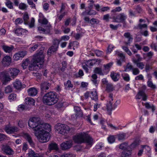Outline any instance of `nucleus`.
I'll return each instance as SVG.
<instances>
[{
  "label": "nucleus",
  "instance_id": "1",
  "mask_svg": "<svg viewBox=\"0 0 157 157\" xmlns=\"http://www.w3.org/2000/svg\"><path fill=\"white\" fill-rule=\"evenodd\" d=\"M44 55L43 51L42 49L39 50L33 56V63L29 67V70L31 71H36L42 67L43 66Z\"/></svg>",
  "mask_w": 157,
  "mask_h": 157
},
{
  "label": "nucleus",
  "instance_id": "2",
  "mask_svg": "<svg viewBox=\"0 0 157 157\" xmlns=\"http://www.w3.org/2000/svg\"><path fill=\"white\" fill-rule=\"evenodd\" d=\"M28 125L35 132L41 131V128H43L48 131L50 130V125L46 123H41L40 119L38 117L30 118L28 122Z\"/></svg>",
  "mask_w": 157,
  "mask_h": 157
},
{
  "label": "nucleus",
  "instance_id": "3",
  "mask_svg": "<svg viewBox=\"0 0 157 157\" xmlns=\"http://www.w3.org/2000/svg\"><path fill=\"white\" fill-rule=\"evenodd\" d=\"M73 140L76 143L81 144L85 142L91 145L93 142L92 137L87 133L85 132L79 133L74 136Z\"/></svg>",
  "mask_w": 157,
  "mask_h": 157
},
{
  "label": "nucleus",
  "instance_id": "4",
  "mask_svg": "<svg viewBox=\"0 0 157 157\" xmlns=\"http://www.w3.org/2000/svg\"><path fill=\"white\" fill-rule=\"evenodd\" d=\"M59 96L55 92L50 91L45 94L43 97V102L49 105H54L59 100Z\"/></svg>",
  "mask_w": 157,
  "mask_h": 157
},
{
  "label": "nucleus",
  "instance_id": "5",
  "mask_svg": "<svg viewBox=\"0 0 157 157\" xmlns=\"http://www.w3.org/2000/svg\"><path fill=\"white\" fill-rule=\"evenodd\" d=\"M41 131H37L38 135L37 137L39 142L41 143H44L48 142L50 138L49 132L51 131V127L50 125V130L48 131L44 128H41Z\"/></svg>",
  "mask_w": 157,
  "mask_h": 157
},
{
  "label": "nucleus",
  "instance_id": "6",
  "mask_svg": "<svg viewBox=\"0 0 157 157\" xmlns=\"http://www.w3.org/2000/svg\"><path fill=\"white\" fill-rule=\"evenodd\" d=\"M55 127L58 133L63 135H65L70 130V128L68 126L61 123L58 124L56 125Z\"/></svg>",
  "mask_w": 157,
  "mask_h": 157
},
{
  "label": "nucleus",
  "instance_id": "7",
  "mask_svg": "<svg viewBox=\"0 0 157 157\" xmlns=\"http://www.w3.org/2000/svg\"><path fill=\"white\" fill-rule=\"evenodd\" d=\"M0 78L4 84H6L11 80L10 76L8 75L7 72L6 71L0 73Z\"/></svg>",
  "mask_w": 157,
  "mask_h": 157
},
{
  "label": "nucleus",
  "instance_id": "8",
  "mask_svg": "<svg viewBox=\"0 0 157 157\" xmlns=\"http://www.w3.org/2000/svg\"><path fill=\"white\" fill-rule=\"evenodd\" d=\"M126 18V16L124 13H120L117 16H113L112 17L113 21L117 23L122 22Z\"/></svg>",
  "mask_w": 157,
  "mask_h": 157
},
{
  "label": "nucleus",
  "instance_id": "9",
  "mask_svg": "<svg viewBox=\"0 0 157 157\" xmlns=\"http://www.w3.org/2000/svg\"><path fill=\"white\" fill-rule=\"evenodd\" d=\"M26 54L27 52L25 51L19 52L14 55L13 56V59L14 60L17 61L23 58Z\"/></svg>",
  "mask_w": 157,
  "mask_h": 157
},
{
  "label": "nucleus",
  "instance_id": "10",
  "mask_svg": "<svg viewBox=\"0 0 157 157\" xmlns=\"http://www.w3.org/2000/svg\"><path fill=\"white\" fill-rule=\"evenodd\" d=\"M72 145V141L69 140L62 143L60 144V147L63 150H67L71 148Z\"/></svg>",
  "mask_w": 157,
  "mask_h": 157
},
{
  "label": "nucleus",
  "instance_id": "11",
  "mask_svg": "<svg viewBox=\"0 0 157 157\" xmlns=\"http://www.w3.org/2000/svg\"><path fill=\"white\" fill-rule=\"evenodd\" d=\"M2 149L3 152L7 155H12L14 154L13 150L9 146L3 145Z\"/></svg>",
  "mask_w": 157,
  "mask_h": 157
},
{
  "label": "nucleus",
  "instance_id": "12",
  "mask_svg": "<svg viewBox=\"0 0 157 157\" xmlns=\"http://www.w3.org/2000/svg\"><path fill=\"white\" fill-rule=\"evenodd\" d=\"M12 61L11 57L6 56L4 57L2 61V65L4 67H8Z\"/></svg>",
  "mask_w": 157,
  "mask_h": 157
},
{
  "label": "nucleus",
  "instance_id": "13",
  "mask_svg": "<svg viewBox=\"0 0 157 157\" xmlns=\"http://www.w3.org/2000/svg\"><path fill=\"white\" fill-rule=\"evenodd\" d=\"M5 130L7 133L12 134L17 132L18 131V129L17 127L16 126L10 127L6 126L5 127Z\"/></svg>",
  "mask_w": 157,
  "mask_h": 157
},
{
  "label": "nucleus",
  "instance_id": "14",
  "mask_svg": "<svg viewBox=\"0 0 157 157\" xmlns=\"http://www.w3.org/2000/svg\"><path fill=\"white\" fill-rule=\"evenodd\" d=\"M8 73L10 75L11 77L13 78H15L20 72V70L16 68H10L9 69Z\"/></svg>",
  "mask_w": 157,
  "mask_h": 157
},
{
  "label": "nucleus",
  "instance_id": "15",
  "mask_svg": "<svg viewBox=\"0 0 157 157\" xmlns=\"http://www.w3.org/2000/svg\"><path fill=\"white\" fill-rule=\"evenodd\" d=\"M48 150V151L47 152L49 153L52 150L58 151L59 150V148L57 144L55 142H52L49 144Z\"/></svg>",
  "mask_w": 157,
  "mask_h": 157
},
{
  "label": "nucleus",
  "instance_id": "16",
  "mask_svg": "<svg viewBox=\"0 0 157 157\" xmlns=\"http://www.w3.org/2000/svg\"><path fill=\"white\" fill-rule=\"evenodd\" d=\"M13 84L14 87L17 90L24 88L26 86L24 84H22L20 81L17 79L16 80Z\"/></svg>",
  "mask_w": 157,
  "mask_h": 157
},
{
  "label": "nucleus",
  "instance_id": "17",
  "mask_svg": "<svg viewBox=\"0 0 157 157\" xmlns=\"http://www.w3.org/2000/svg\"><path fill=\"white\" fill-rule=\"evenodd\" d=\"M124 36L125 38L128 39V41L124 42L125 44L128 45L132 42L133 39L132 36L129 33H125L124 34Z\"/></svg>",
  "mask_w": 157,
  "mask_h": 157
},
{
  "label": "nucleus",
  "instance_id": "18",
  "mask_svg": "<svg viewBox=\"0 0 157 157\" xmlns=\"http://www.w3.org/2000/svg\"><path fill=\"white\" fill-rule=\"evenodd\" d=\"M27 32L26 30L21 28L17 29L15 30V33L18 36H21L26 34Z\"/></svg>",
  "mask_w": 157,
  "mask_h": 157
},
{
  "label": "nucleus",
  "instance_id": "19",
  "mask_svg": "<svg viewBox=\"0 0 157 157\" xmlns=\"http://www.w3.org/2000/svg\"><path fill=\"white\" fill-rule=\"evenodd\" d=\"M27 92L29 96L33 97L37 94L38 91L35 88L31 87L28 90Z\"/></svg>",
  "mask_w": 157,
  "mask_h": 157
},
{
  "label": "nucleus",
  "instance_id": "20",
  "mask_svg": "<svg viewBox=\"0 0 157 157\" xmlns=\"http://www.w3.org/2000/svg\"><path fill=\"white\" fill-rule=\"evenodd\" d=\"M142 97V100L143 101H145L147 99V96L145 93L143 91H140L138 94L136 96V98L138 99H140L141 97Z\"/></svg>",
  "mask_w": 157,
  "mask_h": 157
},
{
  "label": "nucleus",
  "instance_id": "21",
  "mask_svg": "<svg viewBox=\"0 0 157 157\" xmlns=\"http://www.w3.org/2000/svg\"><path fill=\"white\" fill-rule=\"evenodd\" d=\"M25 102L27 105H35V101L32 98L27 97L25 99Z\"/></svg>",
  "mask_w": 157,
  "mask_h": 157
},
{
  "label": "nucleus",
  "instance_id": "22",
  "mask_svg": "<svg viewBox=\"0 0 157 157\" xmlns=\"http://www.w3.org/2000/svg\"><path fill=\"white\" fill-rule=\"evenodd\" d=\"M51 28L50 26H48L46 29H44L41 27H39L38 28V30L41 33L48 34L50 33Z\"/></svg>",
  "mask_w": 157,
  "mask_h": 157
},
{
  "label": "nucleus",
  "instance_id": "23",
  "mask_svg": "<svg viewBox=\"0 0 157 157\" xmlns=\"http://www.w3.org/2000/svg\"><path fill=\"white\" fill-rule=\"evenodd\" d=\"M24 137L26 140L28 142L30 145L32 147H34L35 145L34 143L29 135L27 133H25L24 134Z\"/></svg>",
  "mask_w": 157,
  "mask_h": 157
},
{
  "label": "nucleus",
  "instance_id": "24",
  "mask_svg": "<svg viewBox=\"0 0 157 157\" xmlns=\"http://www.w3.org/2000/svg\"><path fill=\"white\" fill-rule=\"evenodd\" d=\"M90 97L93 100H96L98 99V95L95 89H93L90 91Z\"/></svg>",
  "mask_w": 157,
  "mask_h": 157
},
{
  "label": "nucleus",
  "instance_id": "25",
  "mask_svg": "<svg viewBox=\"0 0 157 157\" xmlns=\"http://www.w3.org/2000/svg\"><path fill=\"white\" fill-rule=\"evenodd\" d=\"M119 147L120 149L124 150V151H127L129 150L130 148L128 146V143L127 142H124L120 144Z\"/></svg>",
  "mask_w": 157,
  "mask_h": 157
},
{
  "label": "nucleus",
  "instance_id": "26",
  "mask_svg": "<svg viewBox=\"0 0 157 157\" xmlns=\"http://www.w3.org/2000/svg\"><path fill=\"white\" fill-rule=\"evenodd\" d=\"M110 76L114 81L116 82L120 78V75L118 73L113 72L111 73Z\"/></svg>",
  "mask_w": 157,
  "mask_h": 157
},
{
  "label": "nucleus",
  "instance_id": "27",
  "mask_svg": "<svg viewBox=\"0 0 157 157\" xmlns=\"http://www.w3.org/2000/svg\"><path fill=\"white\" fill-rule=\"evenodd\" d=\"M2 48L5 52L10 53L13 49V46L10 47L7 45H4L2 46Z\"/></svg>",
  "mask_w": 157,
  "mask_h": 157
},
{
  "label": "nucleus",
  "instance_id": "28",
  "mask_svg": "<svg viewBox=\"0 0 157 157\" xmlns=\"http://www.w3.org/2000/svg\"><path fill=\"white\" fill-rule=\"evenodd\" d=\"M131 149L123 151L121 153V157H129L131 154Z\"/></svg>",
  "mask_w": 157,
  "mask_h": 157
},
{
  "label": "nucleus",
  "instance_id": "29",
  "mask_svg": "<svg viewBox=\"0 0 157 157\" xmlns=\"http://www.w3.org/2000/svg\"><path fill=\"white\" fill-rule=\"evenodd\" d=\"M126 133H122L117 135L118 139L119 141H124L125 140L127 137L126 136Z\"/></svg>",
  "mask_w": 157,
  "mask_h": 157
},
{
  "label": "nucleus",
  "instance_id": "30",
  "mask_svg": "<svg viewBox=\"0 0 157 157\" xmlns=\"http://www.w3.org/2000/svg\"><path fill=\"white\" fill-rule=\"evenodd\" d=\"M50 86V84L49 83L44 82L41 85V89L43 91L48 90L49 89V87Z\"/></svg>",
  "mask_w": 157,
  "mask_h": 157
},
{
  "label": "nucleus",
  "instance_id": "31",
  "mask_svg": "<svg viewBox=\"0 0 157 157\" xmlns=\"http://www.w3.org/2000/svg\"><path fill=\"white\" fill-rule=\"evenodd\" d=\"M58 47L54 46H52L48 49L47 53L48 55L53 53L57 50Z\"/></svg>",
  "mask_w": 157,
  "mask_h": 157
},
{
  "label": "nucleus",
  "instance_id": "32",
  "mask_svg": "<svg viewBox=\"0 0 157 157\" xmlns=\"http://www.w3.org/2000/svg\"><path fill=\"white\" fill-rule=\"evenodd\" d=\"M115 55L120 58V59L122 61H124L125 59V56L124 54L122 52H120L117 50L115 52Z\"/></svg>",
  "mask_w": 157,
  "mask_h": 157
},
{
  "label": "nucleus",
  "instance_id": "33",
  "mask_svg": "<svg viewBox=\"0 0 157 157\" xmlns=\"http://www.w3.org/2000/svg\"><path fill=\"white\" fill-rule=\"evenodd\" d=\"M96 14V12L92 10H90L89 11L86 10L82 13V15H95Z\"/></svg>",
  "mask_w": 157,
  "mask_h": 157
},
{
  "label": "nucleus",
  "instance_id": "34",
  "mask_svg": "<svg viewBox=\"0 0 157 157\" xmlns=\"http://www.w3.org/2000/svg\"><path fill=\"white\" fill-rule=\"evenodd\" d=\"M29 60L27 59L25 60H23L21 66L24 69H26L29 63Z\"/></svg>",
  "mask_w": 157,
  "mask_h": 157
},
{
  "label": "nucleus",
  "instance_id": "35",
  "mask_svg": "<svg viewBox=\"0 0 157 157\" xmlns=\"http://www.w3.org/2000/svg\"><path fill=\"white\" fill-rule=\"evenodd\" d=\"M100 62V60L98 59H93L88 60L87 62V64L90 66H93L96 62Z\"/></svg>",
  "mask_w": 157,
  "mask_h": 157
},
{
  "label": "nucleus",
  "instance_id": "36",
  "mask_svg": "<svg viewBox=\"0 0 157 157\" xmlns=\"http://www.w3.org/2000/svg\"><path fill=\"white\" fill-rule=\"evenodd\" d=\"M121 76L124 81L128 82L130 80V77L128 74L123 72L121 74Z\"/></svg>",
  "mask_w": 157,
  "mask_h": 157
},
{
  "label": "nucleus",
  "instance_id": "37",
  "mask_svg": "<svg viewBox=\"0 0 157 157\" xmlns=\"http://www.w3.org/2000/svg\"><path fill=\"white\" fill-rule=\"evenodd\" d=\"M6 2H5V4L7 7L10 9H13V3L10 1L8 0H6Z\"/></svg>",
  "mask_w": 157,
  "mask_h": 157
},
{
  "label": "nucleus",
  "instance_id": "38",
  "mask_svg": "<svg viewBox=\"0 0 157 157\" xmlns=\"http://www.w3.org/2000/svg\"><path fill=\"white\" fill-rule=\"evenodd\" d=\"M136 56L137 58V59H132V62L133 63H136L137 62H139L142 60V58L140 57L139 54H136Z\"/></svg>",
  "mask_w": 157,
  "mask_h": 157
},
{
  "label": "nucleus",
  "instance_id": "39",
  "mask_svg": "<svg viewBox=\"0 0 157 157\" xmlns=\"http://www.w3.org/2000/svg\"><path fill=\"white\" fill-rule=\"evenodd\" d=\"M147 84L148 87L151 88L152 89H154L156 88V85L154 84L152 82L151 80H149L147 82Z\"/></svg>",
  "mask_w": 157,
  "mask_h": 157
},
{
  "label": "nucleus",
  "instance_id": "40",
  "mask_svg": "<svg viewBox=\"0 0 157 157\" xmlns=\"http://www.w3.org/2000/svg\"><path fill=\"white\" fill-rule=\"evenodd\" d=\"M94 72L95 74H99L100 75H103V74L102 71L101 69L99 67H96L94 70Z\"/></svg>",
  "mask_w": 157,
  "mask_h": 157
},
{
  "label": "nucleus",
  "instance_id": "41",
  "mask_svg": "<svg viewBox=\"0 0 157 157\" xmlns=\"http://www.w3.org/2000/svg\"><path fill=\"white\" fill-rule=\"evenodd\" d=\"M92 79L91 80L94 83V84L96 86V84L98 83V80H97V76L96 74H94L92 76Z\"/></svg>",
  "mask_w": 157,
  "mask_h": 157
},
{
  "label": "nucleus",
  "instance_id": "42",
  "mask_svg": "<svg viewBox=\"0 0 157 157\" xmlns=\"http://www.w3.org/2000/svg\"><path fill=\"white\" fill-rule=\"evenodd\" d=\"M64 85L66 88H72L73 87V85L71 83L70 80H68L66 82H64Z\"/></svg>",
  "mask_w": 157,
  "mask_h": 157
},
{
  "label": "nucleus",
  "instance_id": "43",
  "mask_svg": "<svg viewBox=\"0 0 157 157\" xmlns=\"http://www.w3.org/2000/svg\"><path fill=\"white\" fill-rule=\"evenodd\" d=\"M122 49L127 53L130 56H131L132 55V53L129 50L128 48L127 47L123 46L121 47Z\"/></svg>",
  "mask_w": 157,
  "mask_h": 157
},
{
  "label": "nucleus",
  "instance_id": "44",
  "mask_svg": "<svg viewBox=\"0 0 157 157\" xmlns=\"http://www.w3.org/2000/svg\"><path fill=\"white\" fill-rule=\"evenodd\" d=\"M77 116L81 117L82 116V113L81 109H74Z\"/></svg>",
  "mask_w": 157,
  "mask_h": 157
},
{
  "label": "nucleus",
  "instance_id": "45",
  "mask_svg": "<svg viewBox=\"0 0 157 157\" xmlns=\"http://www.w3.org/2000/svg\"><path fill=\"white\" fill-rule=\"evenodd\" d=\"M136 64L137 67L139 68L141 70H142L144 69V64L143 62H137L136 63H134Z\"/></svg>",
  "mask_w": 157,
  "mask_h": 157
},
{
  "label": "nucleus",
  "instance_id": "46",
  "mask_svg": "<svg viewBox=\"0 0 157 157\" xmlns=\"http://www.w3.org/2000/svg\"><path fill=\"white\" fill-rule=\"evenodd\" d=\"M139 141L136 140L130 145L131 147L132 148H134L139 144Z\"/></svg>",
  "mask_w": 157,
  "mask_h": 157
},
{
  "label": "nucleus",
  "instance_id": "47",
  "mask_svg": "<svg viewBox=\"0 0 157 157\" xmlns=\"http://www.w3.org/2000/svg\"><path fill=\"white\" fill-rule=\"evenodd\" d=\"M133 68V66L131 64L128 63L127 64L126 68L124 71H128L131 70L132 71Z\"/></svg>",
  "mask_w": 157,
  "mask_h": 157
},
{
  "label": "nucleus",
  "instance_id": "48",
  "mask_svg": "<svg viewBox=\"0 0 157 157\" xmlns=\"http://www.w3.org/2000/svg\"><path fill=\"white\" fill-rule=\"evenodd\" d=\"M147 25L145 24H139L138 25V28L140 29L141 31L144 29H147Z\"/></svg>",
  "mask_w": 157,
  "mask_h": 157
},
{
  "label": "nucleus",
  "instance_id": "49",
  "mask_svg": "<svg viewBox=\"0 0 157 157\" xmlns=\"http://www.w3.org/2000/svg\"><path fill=\"white\" fill-rule=\"evenodd\" d=\"M27 6L24 3H21L19 4V9L23 10H25L27 9Z\"/></svg>",
  "mask_w": 157,
  "mask_h": 157
},
{
  "label": "nucleus",
  "instance_id": "50",
  "mask_svg": "<svg viewBox=\"0 0 157 157\" xmlns=\"http://www.w3.org/2000/svg\"><path fill=\"white\" fill-rule=\"evenodd\" d=\"M113 90V85L110 83H108L106 86V90L109 92L112 91Z\"/></svg>",
  "mask_w": 157,
  "mask_h": 157
},
{
  "label": "nucleus",
  "instance_id": "51",
  "mask_svg": "<svg viewBox=\"0 0 157 157\" xmlns=\"http://www.w3.org/2000/svg\"><path fill=\"white\" fill-rule=\"evenodd\" d=\"M23 19L25 24H28V20L29 19V17L27 13L25 14L23 17Z\"/></svg>",
  "mask_w": 157,
  "mask_h": 157
},
{
  "label": "nucleus",
  "instance_id": "52",
  "mask_svg": "<svg viewBox=\"0 0 157 157\" xmlns=\"http://www.w3.org/2000/svg\"><path fill=\"white\" fill-rule=\"evenodd\" d=\"M133 75H135L139 74L140 71L138 68L136 67L134 68L132 71Z\"/></svg>",
  "mask_w": 157,
  "mask_h": 157
},
{
  "label": "nucleus",
  "instance_id": "53",
  "mask_svg": "<svg viewBox=\"0 0 157 157\" xmlns=\"http://www.w3.org/2000/svg\"><path fill=\"white\" fill-rule=\"evenodd\" d=\"M16 94H10L8 97L9 99L11 101H14L16 99Z\"/></svg>",
  "mask_w": 157,
  "mask_h": 157
},
{
  "label": "nucleus",
  "instance_id": "54",
  "mask_svg": "<svg viewBox=\"0 0 157 157\" xmlns=\"http://www.w3.org/2000/svg\"><path fill=\"white\" fill-rule=\"evenodd\" d=\"M115 48L114 46L112 44H109L107 48V53H110L112 51L113 49Z\"/></svg>",
  "mask_w": 157,
  "mask_h": 157
},
{
  "label": "nucleus",
  "instance_id": "55",
  "mask_svg": "<svg viewBox=\"0 0 157 157\" xmlns=\"http://www.w3.org/2000/svg\"><path fill=\"white\" fill-rule=\"evenodd\" d=\"M39 154L35 153L34 151H32L29 153V157H38Z\"/></svg>",
  "mask_w": 157,
  "mask_h": 157
},
{
  "label": "nucleus",
  "instance_id": "56",
  "mask_svg": "<svg viewBox=\"0 0 157 157\" xmlns=\"http://www.w3.org/2000/svg\"><path fill=\"white\" fill-rule=\"evenodd\" d=\"M135 9L136 10V12L138 13H140L143 12V9L139 5L137 6Z\"/></svg>",
  "mask_w": 157,
  "mask_h": 157
},
{
  "label": "nucleus",
  "instance_id": "57",
  "mask_svg": "<svg viewBox=\"0 0 157 157\" xmlns=\"http://www.w3.org/2000/svg\"><path fill=\"white\" fill-rule=\"evenodd\" d=\"M12 91V88L11 86L9 85L5 88V92L6 93H8L11 92Z\"/></svg>",
  "mask_w": 157,
  "mask_h": 157
},
{
  "label": "nucleus",
  "instance_id": "58",
  "mask_svg": "<svg viewBox=\"0 0 157 157\" xmlns=\"http://www.w3.org/2000/svg\"><path fill=\"white\" fill-rule=\"evenodd\" d=\"M107 139L109 142L110 143H113L115 141V137L113 136H109L108 138Z\"/></svg>",
  "mask_w": 157,
  "mask_h": 157
},
{
  "label": "nucleus",
  "instance_id": "59",
  "mask_svg": "<svg viewBox=\"0 0 157 157\" xmlns=\"http://www.w3.org/2000/svg\"><path fill=\"white\" fill-rule=\"evenodd\" d=\"M23 22L22 19L21 18H17L15 21V24L16 25L21 24Z\"/></svg>",
  "mask_w": 157,
  "mask_h": 157
},
{
  "label": "nucleus",
  "instance_id": "60",
  "mask_svg": "<svg viewBox=\"0 0 157 157\" xmlns=\"http://www.w3.org/2000/svg\"><path fill=\"white\" fill-rule=\"evenodd\" d=\"M38 47V44H35L33 47H31L29 49V51L30 52H32L35 51L36 49Z\"/></svg>",
  "mask_w": 157,
  "mask_h": 157
},
{
  "label": "nucleus",
  "instance_id": "61",
  "mask_svg": "<svg viewBox=\"0 0 157 157\" xmlns=\"http://www.w3.org/2000/svg\"><path fill=\"white\" fill-rule=\"evenodd\" d=\"M39 22L42 24L46 25L48 24V21L47 19L45 17H44L43 19L40 20V21H39Z\"/></svg>",
  "mask_w": 157,
  "mask_h": 157
},
{
  "label": "nucleus",
  "instance_id": "62",
  "mask_svg": "<svg viewBox=\"0 0 157 157\" xmlns=\"http://www.w3.org/2000/svg\"><path fill=\"white\" fill-rule=\"evenodd\" d=\"M18 125L19 127L22 128L24 127L25 124L22 120H20L18 122Z\"/></svg>",
  "mask_w": 157,
  "mask_h": 157
},
{
  "label": "nucleus",
  "instance_id": "63",
  "mask_svg": "<svg viewBox=\"0 0 157 157\" xmlns=\"http://www.w3.org/2000/svg\"><path fill=\"white\" fill-rule=\"evenodd\" d=\"M60 42V41L57 39H54L53 40V46H55L56 47H59V42Z\"/></svg>",
  "mask_w": 157,
  "mask_h": 157
},
{
  "label": "nucleus",
  "instance_id": "64",
  "mask_svg": "<svg viewBox=\"0 0 157 157\" xmlns=\"http://www.w3.org/2000/svg\"><path fill=\"white\" fill-rule=\"evenodd\" d=\"M35 21L34 18H32L31 19L30 22L29 24V26L30 28H32L34 26Z\"/></svg>",
  "mask_w": 157,
  "mask_h": 157
}]
</instances>
